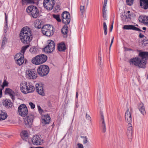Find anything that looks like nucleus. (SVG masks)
I'll return each instance as SVG.
<instances>
[{"label": "nucleus", "mask_w": 148, "mask_h": 148, "mask_svg": "<svg viewBox=\"0 0 148 148\" xmlns=\"http://www.w3.org/2000/svg\"><path fill=\"white\" fill-rule=\"evenodd\" d=\"M128 127L127 131V135L128 136H131L132 133V127L131 124L128 125Z\"/></svg>", "instance_id": "c85d7f7f"}, {"label": "nucleus", "mask_w": 148, "mask_h": 148, "mask_svg": "<svg viewBox=\"0 0 148 148\" xmlns=\"http://www.w3.org/2000/svg\"><path fill=\"white\" fill-rule=\"evenodd\" d=\"M32 50H33V49H30V50H29V51H30L31 52H33V51H32Z\"/></svg>", "instance_id": "69168bd1"}, {"label": "nucleus", "mask_w": 148, "mask_h": 148, "mask_svg": "<svg viewBox=\"0 0 148 148\" xmlns=\"http://www.w3.org/2000/svg\"><path fill=\"white\" fill-rule=\"evenodd\" d=\"M58 49L59 51H64L66 49L65 44L62 42H61L58 45Z\"/></svg>", "instance_id": "393cba45"}, {"label": "nucleus", "mask_w": 148, "mask_h": 148, "mask_svg": "<svg viewBox=\"0 0 148 148\" xmlns=\"http://www.w3.org/2000/svg\"><path fill=\"white\" fill-rule=\"evenodd\" d=\"M47 59V56L44 54L39 55L32 59V62L36 65H39L45 62Z\"/></svg>", "instance_id": "423d86ee"}, {"label": "nucleus", "mask_w": 148, "mask_h": 148, "mask_svg": "<svg viewBox=\"0 0 148 148\" xmlns=\"http://www.w3.org/2000/svg\"><path fill=\"white\" fill-rule=\"evenodd\" d=\"M103 17L105 20L106 19V13H103Z\"/></svg>", "instance_id": "3c124183"}, {"label": "nucleus", "mask_w": 148, "mask_h": 148, "mask_svg": "<svg viewBox=\"0 0 148 148\" xmlns=\"http://www.w3.org/2000/svg\"><path fill=\"white\" fill-rule=\"evenodd\" d=\"M139 37L140 38H142L144 37V36L141 33H140L139 35Z\"/></svg>", "instance_id": "603ef678"}, {"label": "nucleus", "mask_w": 148, "mask_h": 148, "mask_svg": "<svg viewBox=\"0 0 148 148\" xmlns=\"http://www.w3.org/2000/svg\"><path fill=\"white\" fill-rule=\"evenodd\" d=\"M29 105L30 106L31 108L32 109H33L35 108V105L32 102H29Z\"/></svg>", "instance_id": "a18cd8bd"}, {"label": "nucleus", "mask_w": 148, "mask_h": 148, "mask_svg": "<svg viewBox=\"0 0 148 148\" xmlns=\"http://www.w3.org/2000/svg\"><path fill=\"white\" fill-rule=\"evenodd\" d=\"M103 28L105 35H106L107 34V27L106 23L105 22H104L103 23Z\"/></svg>", "instance_id": "f704fd0d"}, {"label": "nucleus", "mask_w": 148, "mask_h": 148, "mask_svg": "<svg viewBox=\"0 0 148 148\" xmlns=\"http://www.w3.org/2000/svg\"><path fill=\"white\" fill-rule=\"evenodd\" d=\"M35 86L36 90L38 93L42 96H45L44 90L42 84H36Z\"/></svg>", "instance_id": "f3484780"}, {"label": "nucleus", "mask_w": 148, "mask_h": 148, "mask_svg": "<svg viewBox=\"0 0 148 148\" xmlns=\"http://www.w3.org/2000/svg\"><path fill=\"white\" fill-rule=\"evenodd\" d=\"M138 20L140 22L145 24L146 25H148V16H140L139 17Z\"/></svg>", "instance_id": "4be33fe9"}, {"label": "nucleus", "mask_w": 148, "mask_h": 148, "mask_svg": "<svg viewBox=\"0 0 148 148\" xmlns=\"http://www.w3.org/2000/svg\"><path fill=\"white\" fill-rule=\"evenodd\" d=\"M26 10L33 18H36L39 16V11L36 6L33 5L29 6L27 8Z\"/></svg>", "instance_id": "39448f33"}, {"label": "nucleus", "mask_w": 148, "mask_h": 148, "mask_svg": "<svg viewBox=\"0 0 148 148\" xmlns=\"http://www.w3.org/2000/svg\"><path fill=\"white\" fill-rule=\"evenodd\" d=\"M86 0H82V3L83 5H81L80 7L81 13L83 15L84 11V7L85 5Z\"/></svg>", "instance_id": "7c9ffc66"}, {"label": "nucleus", "mask_w": 148, "mask_h": 148, "mask_svg": "<svg viewBox=\"0 0 148 148\" xmlns=\"http://www.w3.org/2000/svg\"><path fill=\"white\" fill-rule=\"evenodd\" d=\"M140 6L142 8L146 10L148 8V0H140Z\"/></svg>", "instance_id": "aec40b11"}, {"label": "nucleus", "mask_w": 148, "mask_h": 148, "mask_svg": "<svg viewBox=\"0 0 148 148\" xmlns=\"http://www.w3.org/2000/svg\"><path fill=\"white\" fill-rule=\"evenodd\" d=\"M106 6H105L104 5V4H103V13H106V10H105V8Z\"/></svg>", "instance_id": "8fccbe9b"}, {"label": "nucleus", "mask_w": 148, "mask_h": 148, "mask_svg": "<svg viewBox=\"0 0 148 148\" xmlns=\"http://www.w3.org/2000/svg\"><path fill=\"white\" fill-rule=\"evenodd\" d=\"M125 51H133V50H132V49H129V48H126L125 49Z\"/></svg>", "instance_id": "5fc2aeb1"}, {"label": "nucleus", "mask_w": 148, "mask_h": 148, "mask_svg": "<svg viewBox=\"0 0 148 148\" xmlns=\"http://www.w3.org/2000/svg\"><path fill=\"white\" fill-rule=\"evenodd\" d=\"M3 105L5 106L11 107L12 106V102L10 100L5 99L3 101Z\"/></svg>", "instance_id": "bb28decb"}, {"label": "nucleus", "mask_w": 148, "mask_h": 148, "mask_svg": "<svg viewBox=\"0 0 148 148\" xmlns=\"http://www.w3.org/2000/svg\"><path fill=\"white\" fill-rule=\"evenodd\" d=\"M35 148H44L43 147H35Z\"/></svg>", "instance_id": "e2e57ef3"}, {"label": "nucleus", "mask_w": 148, "mask_h": 148, "mask_svg": "<svg viewBox=\"0 0 148 148\" xmlns=\"http://www.w3.org/2000/svg\"><path fill=\"white\" fill-rule=\"evenodd\" d=\"M6 29L5 28L4 29V32H5V33H6L7 31V23H6Z\"/></svg>", "instance_id": "bf43d9fd"}, {"label": "nucleus", "mask_w": 148, "mask_h": 148, "mask_svg": "<svg viewBox=\"0 0 148 148\" xmlns=\"http://www.w3.org/2000/svg\"><path fill=\"white\" fill-rule=\"evenodd\" d=\"M78 147V148H84L83 145L80 143H78L77 144Z\"/></svg>", "instance_id": "de8ad7c7"}, {"label": "nucleus", "mask_w": 148, "mask_h": 148, "mask_svg": "<svg viewBox=\"0 0 148 148\" xmlns=\"http://www.w3.org/2000/svg\"><path fill=\"white\" fill-rule=\"evenodd\" d=\"M62 17L63 23L68 25L70 22V16L69 13L67 11H64L62 14Z\"/></svg>", "instance_id": "9d476101"}, {"label": "nucleus", "mask_w": 148, "mask_h": 148, "mask_svg": "<svg viewBox=\"0 0 148 148\" xmlns=\"http://www.w3.org/2000/svg\"><path fill=\"white\" fill-rule=\"evenodd\" d=\"M113 40H114V37H113L112 39V40H111V43H110V48H109V49L110 50V48H111V47L113 43Z\"/></svg>", "instance_id": "09e8293b"}, {"label": "nucleus", "mask_w": 148, "mask_h": 148, "mask_svg": "<svg viewBox=\"0 0 148 148\" xmlns=\"http://www.w3.org/2000/svg\"><path fill=\"white\" fill-rule=\"evenodd\" d=\"M68 26L67 25H65L64 26L61 30V32L62 34L64 35H66L67 33Z\"/></svg>", "instance_id": "2f4dec72"}, {"label": "nucleus", "mask_w": 148, "mask_h": 148, "mask_svg": "<svg viewBox=\"0 0 148 148\" xmlns=\"http://www.w3.org/2000/svg\"><path fill=\"white\" fill-rule=\"evenodd\" d=\"M56 3L55 0H44L43 5L48 10H51Z\"/></svg>", "instance_id": "6e6552de"}, {"label": "nucleus", "mask_w": 148, "mask_h": 148, "mask_svg": "<svg viewBox=\"0 0 148 148\" xmlns=\"http://www.w3.org/2000/svg\"><path fill=\"white\" fill-rule=\"evenodd\" d=\"M138 108L139 110L142 114L143 115L145 114V108L143 103H139L138 106Z\"/></svg>", "instance_id": "b1692460"}, {"label": "nucleus", "mask_w": 148, "mask_h": 148, "mask_svg": "<svg viewBox=\"0 0 148 148\" xmlns=\"http://www.w3.org/2000/svg\"><path fill=\"white\" fill-rule=\"evenodd\" d=\"M53 17L56 19L58 22H60L61 21V20L60 18V15L58 14H55L53 15Z\"/></svg>", "instance_id": "72a5a7b5"}, {"label": "nucleus", "mask_w": 148, "mask_h": 148, "mask_svg": "<svg viewBox=\"0 0 148 148\" xmlns=\"http://www.w3.org/2000/svg\"><path fill=\"white\" fill-rule=\"evenodd\" d=\"M101 119L102 122V127L103 132H105L106 131V124L104 121V118L103 115H101Z\"/></svg>", "instance_id": "cd10ccee"}, {"label": "nucleus", "mask_w": 148, "mask_h": 148, "mask_svg": "<svg viewBox=\"0 0 148 148\" xmlns=\"http://www.w3.org/2000/svg\"><path fill=\"white\" fill-rule=\"evenodd\" d=\"M36 0H22L23 1H25L29 3H34Z\"/></svg>", "instance_id": "58836bf2"}, {"label": "nucleus", "mask_w": 148, "mask_h": 148, "mask_svg": "<svg viewBox=\"0 0 148 148\" xmlns=\"http://www.w3.org/2000/svg\"><path fill=\"white\" fill-rule=\"evenodd\" d=\"M41 31L43 35L47 36H50L53 34L55 29L52 26L46 25L42 27Z\"/></svg>", "instance_id": "20e7f679"}, {"label": "nucleus", "mask_w": 148, "mask_h": 148, "mask_svg": "<svg viewBox=\"0 0 148 148\" xmlns=\"http://www.w3.org/2000/svg\"><path fill=\"white\" fill-rule=\"evenodd\" d=\"M8 83L7 82L6 80H4L3 83V85L2 86V87L3 88H4V86H8Z\"/></svg>", "instance_id": "c03bdc74"}, {"label": "nucleus", "mask_w": 148, "mask_h": 148, "mask_svg": "<svg viewBox=\"0 0 148 148\" xmlns=\"http://www.w3.org/2000/svg\"><path fill=\"white\" fill-rule=\"evenodd\" d=\"M29 45H26L25 46L21 48V53H22L23 55L26 49L29 47Z\"/></svg>", "instance_id": "473e14b6"}, {"label": "nucleus", "mask_w": 148, "mask_h": 148, "mask_svg": "<svg viewBox=\"0 0 148 148\" xmlns=\"http://www.w3.org/2000/svg\"><path fill=\"white\" fill-rule=\"evenodd\" d=\"M19 36L21 42L26 44H29L33 38L30 29L27 26L24 27L21 29Z\"/></svg>", "instance_id": "f03ea898"}, {"label": "nucleus", "mask_w": 148, "mask_h": 148, "mask_svg": "<svg viewBox=\"0 0 148 148\" xmlns=\"http://www.w3.org/2000/svg\"><path fill=\"white\" fill-rule=\"evenodd\" d=\"M127 13H128V14H129V13H130V11H127Z\"/></svg>", "instance_id": "774afa93"}, {"label": "nucleus", "mask_w": 148, "mask_h": 148, "mask_svg": "<svg viewBox=\"0 0 148 148\" xmlns=\"http://www.w3.org/2000/svg\"><path fill=\"white\" fill-rule=\"evenodd\" d=\"M5 93L6 94L9 95L12 100L14 99L15 94L12 89L9 88H6L5 91Z\"/></svg>", "instance_id": "6ab92c4d"}, {"label": "nucleus", "mask_w": 148, "mask_h": 148, "mask_svg": "<svg viewBox=\"0 0 148 148\" xmlns=\"http://www.w3.org/2000/svg\"><path fill=\"white\" fill-rule=\"evenodd\" d=\"M132 112V110L131 108L130 109H128L126 111L125 115V120L128 124H131L132 122V117L131 113Z\"/></svg>", "instance_id": "4468645a"}, {"label": "nucleus", "mask_w": 148, "mask_h": 148, "mask_svg": "<svg viewBox=\"0 0 148 148\" xmlns=\"http://www.w3.org/2000/svg\"><path fill=\"white\" fill-rule=\"evenodd\" d=\"M7 16L6 15V13H5V21L6 22V23H7Z\"/></svg>", "instance_id": "6e6d98bb"}, {"label": "nucleus", "mask_w": 148, "mask_h": 148, "mask_svg": "<svg viewBox=\"0 0 148 148\" xmlns=\"http://www.w3.org/2000/svg\"><path fill=\"white\" fill-rule=\"evenodd\" d=\"M7 41V38L6 37H4L3 38L2 41L1 45V48H2L4 46V45Z\"/></svg>", "instance_id": "e433bc0d"}, {"label": "nucleus", "mask_w": 148, "mask_h": 148, "mask_svg": "<svg viewBox=\"0 0 148 148\" xmlns=\"http://www.w3.org/2000/svg\"><path fill=\"white\" fill-rule=\"evenodd\" d=\"M78 97V92H76V98H77Z\"/></svg>", "instance_id": "680f3d73"}, {"label": "nucleus", "mask_w": 148, "mask_h": 148, "mask_svg": "<svg viewBox=\"0 0 148 148\" xmlns=\"http://www.w3.org/2000/svg\"><path fill=\"white\" fill-rule=\"evenodd\" d=\"M44 117L42 119V122L44 124H46L49 123L50 121V117L48 114L44 116Z\"/></svg>", "instance_id": "5701e85b"}, {"label": "nucleus", "mask_w": 148, "mask_h": 148, "mask_svg": "<svg viewBox=\"0 0 148 148\" xmlns=\"http://www.w3.org/2000/svg\"><path fill=\"white\" fill-rule=\"evenodd\" d=\"M26 73V77L29 79H34L37 77L36 71L34 69L27 70Z\"/></svg>", "instance_id": "ddd939ff"}, {"label": "nucleus", "mask_w": 148, "mask_h": 148, "mask_svg": "<svg viewBox=\"0 0 148 148\" xmlns=\"http://www.w3.org/2000/svg\"><path fill=\"white\" fill-rule=\"evenodd\" d=\"M18 111L19 115L23 117H25L28 113L27 107L24 104L20 105L18 108Z\"/></svg>", "instance_id": "1a4fd4ad"}, {"label": "nucleus", "mask_w": 148, "mask_h": 148, "mask_svg": "<svg viewBox=\"0 0 148 148\" xmlns=\"http://www.w3.org/2000/svg\"><path fill=\"white\" fill-rule=\"evenodd\" d=\"M113 23H114V21H113L112 22V24L111 25H113Z\"/></svg>", "instance_id": "338daca9"}, {"label": "nucleus", "mask_w": 148, "mask_h": 148, "mask_svg": "<svg viewBox=\"0 0 148 148\" xmlns=\"http://www.w3.org/2000/svg\"><path fill=\"white\" fill-rule=\"evenodd\" d=\"M20 89L21 91L25 94L32 92L35 90L34 86L29 83L25 82L21 84Z\"/></svg>", "instance_id": "7ed1b4c3"}, {"label": "nucleus", "mask_w": 148, "mask_h": 148, "mask_svg": "<svg viewBox=\"0 0 148 148\" xmlns=\"http://www.w3.org/2000/svg\"><path fill=\"white\" fill-rule=\"evenodd\" d=\"M49 71V67L46 65H40L38 68L37 71L38 74L41 76L43 77L47 75Z\"/></svg>", "instance_id": "0eeeda50"}, {"label": "nucleus", "mask_w": 148, "mask_h": 148, "mask_svg": "<svg viewBox=\"0 0 148 148\" xmlns=\"http://www.w3.org/2000/svg\"><path fill=\"white\" fill-rule=\"evenodd\" d=\"M22 138L25 140L26 141L28 137V134L27 131H23L22 133Z\"/></svg>", "instance_id": "c756f323"}, {"label": "nucleus", "mask_w": 148, "mask_h": 148, "mask_svg": "<svg viewBox=\"0 0 148 148\" xmlns=\"http://www.w3.org/2000/svg\"><path fill=\"white\" fill-rule=\"evenodd\" d=\"M81 138H83V143L84 144H86L88 142V141L86 136H81Z\"/></svg>", "instance_id": "4c0bfd02"}, {"label": "nucleus", "mask_w": 148, "mask_h": 148, "mask_svg": "<svg viewBox=\"0 0 148 148\" xmlns=\"http://www.w3.org/2000/svg\"><path fill=\"white\" fill-rule=\"evenodd\" d=\"M142 43L143 44H144V45L148 43V40L147 38L145 37V38L142 41Z\"/></svg>", "instance_id": "79ce46f5"}, {"label": "nucleus", "mask_w": 148, "mask_h": 148, "mask_svg": "<svg viewBox=\"0 0 148 148\" xmlns=\"http://www.w3.org/2000/svg\"><path fill=\"white\" fill-rule=\"evenodd\" d=\"M86 119H87L90 122V123L92 124V122H91V118L90 116L88 115L87 114H86Z\"/></svg>", "instance_id": "37998d69"}, {"label": "nucleus", "mask_w": 148, "mask_h": 148, "mask_svg": "<svg viewBox=\"0 0 148 148\" xmlns=\"http://www.w3.org/2000/svg\"><path fill=\"white\" fill-rule=\"evenodd\" d=\"M113 28V25H111L110 28V31L111 32Z\"/></svg>", "instance_id": "052dcab7"}, {"label": "nucleus", "mask_w": 148, "mask_h": 148, "mask_svg": "<svg viewBox=\"0 0 148 148\" xmlns=\"http://www.w3.org/2000/svg\"><path fill=\"white\" fill-rule=\"evenodd\" d=\"M8 115L6 113L0 111V121L5 120L7 117Z\"/></svg>", "instance_id": "a878e982"}, {"label": "nucleus", "mask_w": 148, "mask_h": 148, "mask_svg": "<svg viewBox=\"0 0 148 148\" xmlns=\"http://www.w3.org/2000/svg\"><path fill=\"white\" fill-rule=\"evenodd\" d=\"M32 143L35 145H41L42 143V140L41 138L38 135L34 136L32 139Z\"/></svg>", "instance_id": "dca6fc26"}, {"label": "nucleus", "mask_w": 148, "mask_h": 148, "mask_svg": "<svg viewBox=\"0 0 148 148\" xmlns=\"http://www.w3.org/2000/svg\"><path fill=\"white\" fill-rule=\"evenodd\" d=\"M121 18L122 20L124 21H129V20L127 19V15H125V13L121 15Z\"/></svg>", "instance_id": "c9c22d12"}, {"label": "nucleus", "mask_w": 148, "mask_h": 148, "mask_svg": "<svg viewBox=\"0 0 148 148\" xmlns=\"http://www.w3.org/2000/svg\"><path fill=\"white\" fill-rule=\"evenodd\" d=\"M107 0H104V4L105 6H106L107 3Z\"/></svg>", "instance_id": "864d4df0"}, {"label": "nucleus", "mask_w": 148, "mask_h": 148, "mask_svg": "<svg viewBox=\"0 0 148 148\" xmlns=\"http://www.w3.org/2000/svg\"><path fill=\"white\" fill-rule=\"evenodd\" d=\"M34 27L38 29L42 28V27L43 26L42 22L39 19L36 20L34 22Z\"/></svg>", "instance_id": "412c9836"}, {"label": "nucleus", "mask_w": 148, "mask_h": 148, "mask_svg": "<svg viewBox=\"0 0 148 148\" xmlns=\"http://www.w3.org/2000/svg\"><path fill=\"white\" fill-rule=\"evenodd\" d=\"M148 59V52H140L138 57L130 60L131 64L134 65L140 68H145Z\"/></svg>", "instance_id": "f257e3e1"}, {"label": "nucleus", "mask_w": 148, "mask_h": 148, "mask_svg": "<svg viewBox=\"0 0 148 148\" xmlns=\"http://www.w3.org/2000/svg\"><path fill=\"white\" fill-rule=\"evenodd\" d=\"M48 45L46 46L44 49L45 51L47 53H51L55 49V44L54 42L51 40H48Z\"/></svg>", "instance_id": "9b49d317"}, {"label": "nucleus", "mask_w": 148, "mask_h": 148, "mask_svg": "<svg viewBox=\"0 0 148 148\" xmlns=\"http://www.w3.org/2000/svg\"><path fill=\"white\" fill-rule=\"evenodd\" d=\"M60 10V6L59 5H56L54 10L55 12H58Z\"/></svg>", "instance_id": "a19ab883"}, {"label": "nucleus", "mask_w": 148, "mask_h": 148, "mask_svg": "<svg viewBox=\"0 0 148 148\" xmlns=\"http://www.w3.org/2000/svg\"><path fill=\"white\" fill-rule=\"evenodd\" d=\"M123 29H132L135 31L142 32H143V31L139 29V28L135 27L134 25H125L123 27Z\"/></svg>", "instance_id": "a211bd4d"}, {"label": "nucleus", "mask_w": 148, "mask_h": 148, "mask_svg": "<svg viewBox=\"0 0 148 148\" xmlns=\"http://www.w3.org/2000/svg\"><path fill=\"white\" fill-rule=\"evenodd\" d=\"M134 0H126V3L127 5H132L133 2Z\"/></svg>", "instance_id": "ea45409f"}, {"label": "nucleus", "mask_w": 148, "mask_h": 148, "mask_svg": "<svg viewBox=\"0 0 148 148\" xmlns=\"http://www.w3.org/2000/svg\"><path fill=\"white\" fill-rule=\"evenodd\" d=\"M14 59L15 60H16V63L20 66L22 64L24 61L23 54L20 53L15 55L14 56Z\"/></svg>", "instance_id": "f8f14e48"}, {"label": "nucleus", "mask_w": 148, "mask_h": 148, "mask_svg": "<svg viewBox=\"0 0 148 148\" xmlns=\"http://www.w3.org/2000/svg\"><path fill=\"white\" fill-rule=\"evenodd\" d=\"M130 15L129 14L128 15V16L127 15V20H128V19L130 18Z\"/></svg>", "instance_id": "13d9d810"}, {"label": "nucleus", "mask_w": 148, "mask_h": 148, "mask_svg": "<svg viewBox=\"0 0 148 148\" xmlns=\"http://www.w3.org/2000/svg\"><path fill=\"white\" fill-rule=\"evenodd\" d=\"M34 115L30 114L24 119L25 124L27 126L30 127L32 124L34 119Z\"/></svg>", "instance_id": "2eb2a0df"}, {"label": "nucleus", "mask_w": 148, "mask_h": 148, "mask_svg": "<svg viewBox=\"0 0 148 148\" xmlns=\"http://www.w3.org/2000/svg\"><path fill=\"white\" fill-rule=\"evenodd\" d=\"M146 28L145 27H143V29L144 30H146Z\"/></svg>", "instance_id": "0e129e2a"}, {"label": "nucleus", "mask_w": 148, "mask_h": 148, "mask_svg": "<svg viewBox=\"0 0 148 148\" xmlns=\"http://www.w3.org/2000/svg\"><path fill=\"white\" fill-rule=\"evenodd\" d=\"M2 96V90L0 89V98H1Z\"/></svg>", "instance_id": "4d7b16f0"}, {"label": "nucleus", "mask_w": 148, "mask_h": 148, "mask_svg": "<svg viewBox=\"0 0 148 148\" xmlns=\"http://www.w3.org/2000/svg\"><path fill=\"white\" fill-rule=\"evenodd\" d=\"M38 108L39 113L40 114H42V113L43 112V111L42 110V109L39 106H38Z\"/></svg>", "instance_id": "49530a36"}]
</instances>
